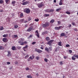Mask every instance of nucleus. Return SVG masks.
Segmentation results:
<instances>
[{
	"instance_id": "1",
	"label": "nucleus",
	"mask_w": 78,
	"mask_h": 78,
	"mask_svg": "<svg viewBox=\"0 0 78 78\" xmlns=\"http://www.w3.org/2000/svg\"><path fill=\"white\" fill-rule=\"evenodd\" d=\"M24 12L27 13V14H28V13L30 12V9L29 8L25 9L23 10Z\"/></svg>"
},
{
	"instance_id": "2",
	"label": "nucleus",
	"mask_w": 78,
	"mask_h": 78,
	"mask_svg": "<svg viewBox=\"0 0 78 78\" xmlns=\"http://www.w3.org/2000/svg\"><path fill=\"white\" fill-rule=\"evenodd\" d=\"M49 26V23L48 22H46L45 24H43L42 25V27L43 28H46Z\"/></svg>"
},
{
	"instance_id": "3",
	"label": "nucleus",
	"mask_w": 78,
	"mask_h": 78,
	"mask_svg": "<svg viewBox=\"0 0 78 78\" xmlns=\"http://www.w3.org/2000/svg\"><path fill=\"white\" fill-rule=\"evenodd\" d=\"M54 40H50L48 43L47 44L48 45H49L51 47V46H52V44H51L52 43V42H53Z\"/></svg>"
},
{
	"instance_id": "4",
	"label": "nucleus",
	"mask_w": 78,
	"mask_h": 78,
	"mask_svg": "<svg viewBox=\"0 0 78 78\" xmlns=\"http://www.w3.org/2000/svg\"><path fill=\"white\" fill-rule=\"evenodd\" d=\"M35 51L37 52V53H42V50L37 48L35 49Z\"/></svg>"
},
{
	"instance_id": "5",
	"label": "nucleus",
	"mask_w": 78,
	"mask_h": 78,
	"mask_svg": "<svg viewBox=\"0 0 78 78\" xmlns=\"http://www.w3.org/2000/svg\"><path fill=\"white\" fill-rule=\"evenodd\" d=\"M34 30L33 26H30L27 30V31H30L31 30Z\"/></svg>"
},
{
	"instance_id": "6",
	"label": "nucleus",
	"mask_w": 78,
	"mask_h": 78,
	"mask_svg": "<svg viewBox=\"0 0 78 78\" xmlns=\"http://www.w3.org/2000/svg\"><path fill=\"white\" fill-rule=\"evenodd\" d=\"M2 41L4 42H8V39L6 38H4L2 39Z\"/></svg>"
},
{
	"instance_id": "7",
	"label": "nucleus",
	"mask_w": 78,
	"mask_h": 78,
	"mask_svg": "<svg viewBox=\"0 0 78 78\" xmlns=\"http://www.w3.org/2000/svg\"><path fill=\"white\" fill-rule=\"evenodd\" d=\"M30 3V2H27L26 1V2H23L22 4V5H27V4H28V3Z\"/></svg>"
},
{
	"instance_id": "8",
	"label": "nucleus",
	"mask_w": 78,
	"mask_h": 78,
	"mask_svg": "<svg viewBox=\"0 0 78 78\" xmlns=\"http://www.w3.org/2000/svg\"><path fill=\"white\" fill-rule=\"evenodd\" d=\"M43 6V4L42 3L39 4H38V6L39 8H41Z\"/></svg>"
},
{
	"instance_id": "9",
	"label": "nucleus",
	"mask_w": 78,
	"mask_h": 78,
	"mask_svg": "<svg viewBox=\"0 0 78 78\" xmlns=\"http://www.w3.org/2000/svg\"><path fill=\"white\" fill-rule=\"evenodd\" d=\"M45 50L47 52H49V48H47V47H45Z\"/></svg>"
},
{
	"instance_id": "10",
	"label": "nucleus",
	"mask_w": 78,
	"mask_h": 78,
	"mask_svg": "<svg viewBox=\"0 0 78 78\" xmlns=\"http://www.w3.org/2000/svg\"><path fill=\"white\" fill-rule=\"evenodd\" d=\"M7 52H8V54L7 55V56H11V52L9 51H8Z\"/></svg>"
},
{
	"instance_id": "11",
	"label": "nucleus",
	"mask_w": 78,
	"mask_h": 78,
	"mask_svg": "<svg viewBox=\"0 0 78 78\" xmlns=\"http://www.w3.org/2000/svg\"><path fill=\"white\" fill-rule=\"evenodd\" d=\"M61 27H55V29L56 30H60V28Z\"/></svg>"
},
{
	"instance_id": "12",
	"label": "nucleus",
	"mask_w": 78,
	"mask_h": 78,
	"mask_svg": "<svg viewBox=\"0 0 78 78\" xmlns=\"http://www.w3.org/2000/svg\"><path fill=\"white\" fill-rule=\"evenodd\" d=\"M8 34H6L3 35L2 36L3 37H8Z\"/></svg>"
},
{
	"instance_id": "13",
	"label": "nucleus",
	"mask_w": 78,
	"mask_h": 78,
	"mask_svg": "<svg viewBox=\"0 0 78 78\" xmlns=\"http://www.w3.org/2000/svg\"><path fill=\"white\" fill-rule=\"evenodd\" d=\"M54 22H55V20H52L50 21V23H53Z\"/></svg>"
},
{
	"instance_id": "14",
	"label": "nucleus",
	"mask_w": 78,
	"mask_h": 78,
	"mask_svg": "<svg viewBox=\"0 0 78 78\" xmlns=\"http://www.w3.org/2000/svg\"><path fill=\"white\" fill-rule=\"evenodd\" d=\"M44 11H45L46 12H50V9H47V10H44Z\"/></svg>"
},
{
	"instance_id": "15",
	"label": "nucleus",
	"mask_w": 78,
	"mask_h": 78,
	"mask_svg": "<svg viewBox=\"0 0 78 78\" xmlns=\"http://www.w3.org/2000/svg\"><path fill=\"white\" fill-rule=\"evenodd\" d=\"M48 48H49V51H51L52 50V47H49Z\"/></svg>"
},
{
	"instance_id": "16",
	"label": "nucleus",
	"mask_w": 78,
	"mask_h": 78,
	"mask_svg": "<svg viewBox=\"0 0 78 78\" xmlns=\"http://www.w3.org/2000/svg\"><path fill=\"white\" fill-rule=\"evenodd\" d=\"M61 36H66V34L64 33H62L61 34Z\"/></svg>"
},
{
	"instance_id": "17",
	"label": "nucleus",
	"mask_w": 78,
	"mask_h": 78,
	"mask_svg": "<svg viewBox=\"0 0 78 78\" xmlns=\"http://www.w3.org/2000/svg\"><path fill=\"white\" fill-rule=\"evenodd\" d=\"M27 77L28 78H33V77L32 76H31V75H27Z\"/></svg>"
},
{
	"instance_id": "18",
	"label": "nucleus",
	"mask_w": 78,
	"mask_h": 78,
	"mask_svg": "<svg viewBox=\"0 0 78 78\" xmlns=\"http://www.w3.org/2000/svg\"><path fill=\"white\" fill-rule=\"evenodd\" d=\"M46 39V41H49L50 40V38H49V37H46L45 38Z\"/></svg>"
},
{
	"instance_id": "19",
	"label": "nucleus",
	"mask_w": 78,
	"mask_h": 78,
	"mask_svg": "<svg viewBox=\"0 0 78 78\" xmlns=\"http://www.w3.org/2000/svg\"><path fill=\"white\" fill-rule=\"evenodd\" d=\"M26 48H28V45H26L25 46L23 47V49H26Z\"/></svg>"
},
{
	"instance_id": "20",
	"label": "nucleus",
	"mask_w": 78,
	"mask_h": 78,
	"mask_svg": "<svg viewBox=\"0 0 78 78\" xmlns=\"http://www.w3.org/2000/svg\"><path fill=\"white\" fill-rule=\"evenodd\" d=\"M72 58L73 60H75V59H76L75 58V57L74 56V55L73 57H72Z\"/></svg>"
},
{
	"instance_id": "21",
	"label": "nucleus",
	"mask_w": 78,
	"mask_h": 78,
	"mask_svg": "<svg viewBox=\"0 0 78 78\" xmlns=\"http://www.w3.org/2000/svg\"><path fill=\"white\" fill-rule=\"evenodd\" d=\"M16 47H15V46H13L12 47V50L14 51L16 50Z\"/></svg>"
},
{
	"instance_id": "22",
	"label": "nucleus",
	"mask_w": 78,
	"mask_h": 78,
	"mask_svg": "<svg viewBox=\"0 0 78 78\" xmlns=\"http://www.w3.org/2000/svg\"><path fill=\"white\" fill-rule=\"evenodd\" d=\"M0 50H4V47L0 46Z\"/></svg>"
},
{
	"instance_id": "23",
	"label": "nucleus",
	"mask_w": 78,
	"mask_h": 78,
	"mask_svg": "<svg viewBox=\"0 0 78 78\" xmlns=\"http://www.w3.org/2000/svg\"><path fill=\"white\" fill-rule=\"evenodd\" d=\"M6 3L8 4L9 3V0H5Z\"/></svg>"
},
{
	"instance_id": "24",
	"label": "nucleus",
	"mask_w": 78,
	"mask_h": 78,
	"mask_svg": "<svg viewBox=\"0 0 78 78\" xmlns=\"http://www.w3.org/2000/svg\"><path fill=\"white\" fill-rule=\"evenodd\" d=\"M27 19L28 21H30L31 20V18L30 17H28Z\"/></svg>"
},
{
	"instance_id": "25",
	"label": "nucleus",
	"mask_w": 78,
	"mask_h": 78,
	"mask_svg": "<svg viewBox=\"0 0 78 78\" xmlns=\"http://www.w3.org/2000/svg\"><path fill=\"white\" fill-rule=\"evenodd\" d=\"M58 45H59V46H61L62 45H61V42H59L58 43Z\"/></svg>"
},
{
	"instance_id": "26",
	"label": "nucleus",
	"mask_w": 78,
	"mask_h": 78,
	"mask_svg": "<svg viewBox=\"0 0 78 78\" xmlns=\"http://www.w3.org/2000/svg\"><path fill=\"white\" fill-rule=\"evenodd\" d=\"M13 36L14 38H16V37H18V36L17 35H14Z\"/></svg>"
},
{
	"instance_id": "27",
	"label": "nucleus",
	"mask_w": 78,
	"mask_h": 78,
	"mask_svg": "<svg viewBox=\"0 0 78 78\" xmlns=\"http://www.w3.org/2000/svg\"><path fill=\"white\" fill-rule=\"evenodd\" d=\"M53 11H54V10L53 9H51L49 10V12H53Z\"/></svg>"
},
{
	"instance_id": "28",
	"label": "nucleus",
	"mask_w": 78,
	"mask_h": 78,
	"mask_svg": "<svg viewBox=\"0 0 78 78\" xmlns=\"http://www.w3.org/2000/svg\"><path fill=\"white\" fill-rule=\"evenodd\" d=\"M21 45H24V42H21L20 43Z\"/></svg>"
},
{
	"instance_id": "29",
	"label": "nucleus",
	"mask_w": 78,
	"mask_h": 78,
	"mask_svg": "<svg viewBox=\"0 0 78 78\" xmlns=\"http://www.w3.org/2000/svg\"><path fill=\"white\" fill-rule=\"evenodd\" d=\"M33 37V35H30L29 37H28V39H30V38H31V37Z\"/></svg>"
},
{
	"instance_id": "30",
	"label": "nucleus",
	"mask_w": 78,
	"mask_h": 78,
	"mask_svg": "<svg viewBox=\"0 0 78 78\" xmlns=\"http://www.w3.org/2000/svg\"><path fill=\"white\" fill-rule=\"evenodd\" d=\"M14 27L15 28H18V26L17 25H15L14 26Z\"/></svg>"
},
{
	"instance_id": "31",
	"label": "nucleus",
	"mask_w": 78,
	"mask_h": 78,
	"mask_svg": "<svg viewBox=\"0 0 78 78\" xmlns=\"http://www.w3.org/2000/svg\"><path fill=\"white\" fill-rule=\"evenodd\" d=\"M36 35L37 36V37H38V38L40 36H39V34H36Z\"/></svg>"
},
{
	"instance_id": "32",
	"label": "nucleus",
	"mask_w": 78,
	"mask_h": 78,
	"mask_svg": "<svg viewBox=\"0 0 78 78\" xmlns=\"http://www.w3.org/2000/svg\"><path fill=\"white\" fill-rule=\"evenodd\" d=\"M20 41H21V42H23V41H24V40L23 39L21 38L20 39Z\"/></svg>"
},
{
	"instance_id": "33",
	"label": "nucleus",
	"mask_w": 78,
	"mask_h": 78,
	"mask_svg": "<svg viewBox=\"0 0 78 78\" xmlns=\"http://www.w3.org/2000/svg\"><path fill=\"white\" fill-rule=\"evenodd\" d=\"M74 56L76 58H77V59H78V55H74Z\"/></svg>"
},
{
	"instance_id": "34",
	"label": "nucleus",
	"mask_w": 78,
	"mask_h": 78,
	"mask_svg": "<svg viewBox=\"0 0 78 78\" xmlns=\"http://www.w3.org/2000/svg\"><path fill=\"white\" fill-rule=\"evenodd\" d=\"M60 64L62 66L63 64V62L62 61L60 62Z\"/></svg>"
},
{
	"instance_id": "35",
	"label": "nucleus",
	"mask_w": 78,
	"mask_h": 78,
	"mask_svg": "<svg viewBox=\"0 0 78 78\" xmlns=\"http://www.w3.org/2000/svg\"><path fill=\"white\" fill-rule=\"evenodd\" d=\"M66 13L67 14H70V12H66Z\"/></svg>"
},
{
	"instance_id": "36",
	"label": "nucleus",
	"mask_w": 78,
	"mask_h": 78,
	"mask_svg": "<svg viewBox=\"0 0 78 78\" xmlns=\"http://www.w3.org/2000/svg\"><path fill=\"white\" fill-rule=\"evenodd\" d=\"M35 21H36V22H38L39 21V19H35L34 20Z\"/></svg>"
},
{
	"instance_id": "37",
	"label": "nucleus",
	"mask_w": 78,
	"mask_h": 78,
	"mask_svg": "<svg viewBox=\"0 0 78 78\" xmlns=\"http://www.w3.org/2000/svg\"><path fill=\"white\" fill-rule=\"evenodd\" d=\"M57 22L58 23V25H60V24H61V21H58Z\"/></svg>"
},
{
	"instance_id": "38",
	"label": "nucleus",
	"mask_w": 78,
	"mask_h": 78,
	"mask_svg": "<svg viewBox=\"0 0 78 78\" xmlns=\"http://www.w3.org/2000/svg\"><path fill=\"white\" fill-rule=\"evenodd\" d=\"M45 16L46 17H48V16H50V15H49L48 14H45Z\"/></svg>"
},
{
	"instance_id": "39",
	"label": "nucleus",
	"mask_w": 78,
	"mask_h": 78,
	"mask_svg": "<svg viewBox=\"0 0 78 78\" xmlns=\"http://www.w3.org/2000/svg\"><path fill=\"white\" fill-rule=\"evenodd\" d=\"M3 3V1L2 0H0V3Z\"/></svg>"
},
{
	"instance_id": "40",
	"label": "nucleus",
	"mask_w": 78,
	"mask_h": 78,
	"mask_svg": "<svg viewBox=\"0 0 78 78\" xmlns=\"http://www.w3.org/2000/svg\"><path fill=\"white\" fill-rule=\"evenodd\" d=\"M44 61L45 62H48V59H47V58H45V59H44Z\"/></svg>"
},
{
	"instance_id": "41",
	"label": "nucleus",
	"mask_w": 78,
	"mask_h": 78,
	"mask_svg": "<svg viewBox=\"0 0 78 78\" xmlns=\"http://www.w3.org/2000/svg\"><path fill=\"white\" fill-rule=\"evenodd\" d=\"M59 11H60V9H58L56 10V11H57V12H58Z\"/></svg>"
},
{
	"instance_id": "42",
	"label": "nucleus",
	"mask_w": 78,
	"mask_h": 78,
	"mask_svg": "<svg viewBox=\"0 0 78 78\" xmlns=\"http://www.w3.org/2000/svg\"><path fill=\"white\" fill-rule=\"evenodd\" d=\"M72 25H73L75 26V23H74L73 22L72 23Z\"/></svg>"
},
{
	"instance_id": "43",
	"label": "nucleus",
	"mask_w": 78,
	"mask_h": 78,
	"mask_svg": "<svg viewBox=\"0 0 78 78\" xmlns=\"http://www.w3.org/2000/svg\"><path fill=\"white\" fill-rule=\"evenodd\" d=\"M66 47H70V45L69 44H67V45H66Z\"/></svg>"
},
{
	"instance_id": "44",
	"label": "nucleus",
	"mask_w": 78,
	"mask_h": 78,
	"mask_svg": "<svg viewBox=\"0 0 78 78\" xmlns=\"http://www.w3.org/2000/svg\"><path fill=\"white\" fill-rule=\"evenodd\" d=\"M15 3H16V1H13L12 2V4H15Z\"/></svg>"
},
{
	"instance_id": "45",
	"label": "nucleus",
	"mask_w": 78,
	"mask_h": 78,
	"mask_svg": "<svg viewBox=\"0 0 78 78\" xmlns=\"http://www.w3.org/2000/svg\"><path fill=\"white\" fill-rule=\"evenodd\" d=\"M69 52L70 53H72V51L71 50H69Z\"/></svg>"
},
{
	"instance_id": "46",
	"label": "nucleus",
	"mask_w": 78,
	"mask_h": 78,
	"mask_svg": "<svg viewBox=\"0 0 78 78\" xmlns=\"http://www.w3.org/2000/svg\"><path fill=\"white\" fill-rule=\"evenodd\" d=\"M73 30L74 31H78V30H77V29L75 28H74Z\"/></svg>"
},
{
	"instance_id": "47",
	"label": "nucleus",
	"mask_w": 78,
	"mask_h": 78,
	"mask_svg": "<svg viewBox=\"0 0 78 78\" xmlns=\"http://www.w3.org/2000/svg\"><path fill=\"white\" fill-rule=\"evenodd\" d=\"M0 29L1 30H3V27H1L0 28Z\"/></svg>"
},
{
	"instance_id": "48",
	"label": "nucleus",
	"mask_w": 78,
	"mask_h": 78,
	"mask_svg": "<svg viewBox=\"0 0 78 78\" xmlns=\"http://www.w3.org/2000/svg\"><path fill=\"white\" fill-rule=\"evenodd\" d=\"M36 44V42L35 41L33 42L32 43V45H34V44Z\"/></svg>"
},
{
	"instance_id": "49",
	"label": "nucleus",
	"mask_w": 78,
	"mask_h": 78,
	"mask_svg": "<svg viewBox=\"0 0 78 78\" xmlns=\"http://www.w3.org/2000/svg\"><path fill=\"white\" fill-rule=\"evenodd\" d=\"M44 33H45V34H48V32L47 31H45Z\"/></svg>"
},
{
	"instance_id": "50",
	"label": "nucleus",
	"mask_w": 78,
	"mask_h": 78,
	"mask_svg": "<svg viewBox=\"0 0 78 78\" xmlns=\"http://www.w3.org/2000/svg\"><path fill=\"white\" fill-rule=\"evenodd\" d=\"M23 13H21L20 14V16L23 17Z\"/></svg>"
},
{
	"instance_id": "51",
	"label": "nucleus",
	"mask_w": 78,
	"mask_h": 78,
	"mask_svg": "<svg viewBox=\"0 0 78 78\" xmlns=\"http://www.w3.org/2000/svg\"><path fill=\"white\" fill-rule=\"evenodd\" d=\"M59 5H62V3L60 2V3H59Z\"/></svg>"
},
{
	"instance_id": "52",
	"label": "nucleus",
	"mask_w": 78,
	"mask_h": 78,
	"mask_svg": "<svg viewBox=\"0 0 78 78\" xmlns=\"http://www.w3.org/2000/svg\"><path fill=\"white\" fill-rule=\"evenodd\" d=\"M7 64L9 65V64H11V63L9 62H7Z\"/></svg>"
},
{
	"instance_id": "53",
	"label": "nucleus",
	"mask_w": 78,
	"mask_h": 78,
	"mask_svg": "<svg viewBox=\"0 0 78 78\" xmlns=\"http://www.w3.org/2000/svg\"><path fill=\"white\" fill-rule=\"evenodd\" d=\"M63 1H64V0H60V2L62 3V2H63Z\"/></svg>"
},
{
	"instance_id": "54",
	"label": "nucleus",
	"mask_w": 78,
	"mask_h": 78,
	"mask_svg": "<svg viewBox=\"0 0 78 78\" xmlns=\"http://www.w3.org/2000/svg\"><path fill=\"white\" fill-rule=\"evenodd\" d=\"M59 27H60V28H64V26H61Z\"/></svg>"
},
{
	"instance_id": "55",
	"label": "nucleus",
	"mask_w": 78,
	"mask_h": 78,
	"mask_svg": "<svg viewBox=\"0 0 78 78\" xmlns=\"http://www.w3.org/2000/svg\"><path fill=\"white\" fill-rule=\"evenodd\" d=\"M18 43H19V44H21V41L20 40V41H18Z\"/></svg>"
},
{
	"instance_id": "56",
	"label": "nucleus",
	"mask_w": 78,
	"mask_h": 78,
	"mask_svg": "<svg viewBox=\"0 0 78 78\" xmlns=\"http://www.w3.org/2000/svg\"><path fill=\"white\" fill-rule=\"evenodd\" d=\"M29 58L30 59H33V58H32V57L31 56H30Z\"/></svg>"
},
{
	"instance_id": "57",
	"label": "nucleus",
	"mask_w": 78,
	"mask_h": 78,
	"mask_svg": "<svg viewBox=\"0 0 78 78\" xmlns=\"http://www.w3.org/2000/svg\"><path fill=\"white\" fill-rule=\"evenodd\" d=\"M29 70V68H27L26 69V70Z\"/></svg>"
},
{
	"instance_id": "58",
	"label": "nucleus",
	"mask_w": 78,
	"mask_h": 78,
	"mask_svg": "<svg viewBox=\"0 0 78 78\" xmlns=\"http://www.w3.org/2000/svg\"><path fill=\"white\" fill-rule=\"evenodd\" d=\"M24 44H27V41H24Z\"/></svg>"
},
{
	"instance_id": "59",
	"label": "nucleus",
	"mask_w": 78,
	"mask_h": 78,
	"mask_svg": "<svg viewBox=\"0 0 78 78\" xmlns=\"http://www.w3.org/2000/svg\"><path fill=\"white\" fill-rule=\"evenodd\" d=\"M28 56L27 54H26V56H25V58H28Z\"/></svg>"
},
{
	"instance_id": "60",
	"label": "nucleus",
	"mask_w": 78,
	"mask_h": 78,
	"mask_svg": "<svg viewBox=\"0 0 78 78\" xmlns=\"http://www.w3.org/2000/svg\"><path fill=\"white\" fill-rule=\"evenodd\" d=\"M36 58L37 60H38V59H39V57H36Z\"/></svg>"
},
{
	"instance_id": "61",
	"label": "nucleus",
	"mask_w": 78,
	"mask_h": 78,
	"mask_svg": "<svg viewBox=\"0 0 78 78\" xmlns=\"http://www.w3.org/2000/svg\"><path fill=\"white\" fill-rule=\"evenodd\" d=\"M69 27H72V25L71 24H69Z\"/></svg>"
},
{
	"instance_id": "62",
	"label": "nucleus",
	"mask_w": 78,
	"mask_h": 78,
	"mask_svg": "<svg viewBox=\"0 0 78 78\" xmlns=\"http://www.w3.org/2000/svg\"><path fill=\"white\" fill-rule=\"evenodd\" d=\"M18 48H19V49H20V48H21V47H20L19 46H18Z\"/></svg>"
},
{
	"instance_id": "63",
	"label": "nucleus",
	"mask_w": 78,
	"mask_h": 78,
	"mask_svg": "<svg viewBox=\"0 0 78 78\" xmlns=\"http://www.w3.org/2000/svg\"><path fill=\"white\" fill-rule=\"evenodd\" d=\"M15 64H18V62H15Z\"/></svg>"
},
{
	"instance_id": "64",
	"label": "nucleus",
	"mask_w": 78,
	"mask_h": 78,
	"mask_svg": "<svg viewBox=\"0 0 78 78\" xmlns=\"http://www.w3.org/2000/svg\"><path fill=\"white\" fill-rule=\"evenodd\" d=\"M64 59H66L67 58V57H66V56H64Z\"/></svg>"
}]
</instances>
